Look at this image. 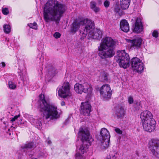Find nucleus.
Instances as JSON below:
<instances>
[{
	"label": "nucleus",
	"mask_w": 159,
	"mask_h": 159,
	"mask_svg": "<svg viewBox=\"0 0 159 159\" xmlns=\"http://www.w3.org/2000/svg\"><path fill=\"white\" fill-rule=\"evenodd\" d=\"M152 35L153 37L157 38L158 36V33L157 31L156 30L154 31L152 34Z\"/></svg>",
	"instance_id": "obj_34"
},
{
	"label": "nucleus",
	"mask_w": 159,
	"mask_h": 159,
	"mask_svg": "<svg viewBox=\"0 0 159 159\" xmlns=\"http://www.w3.org/2000/svg\"><path fill=\"white\" fill-rule=\"evenodd\" d=\"M109 4L110 2L107 0L105 1L104 2V5L106 7H109Z\"/></svg>",
	"instance_id": "obj_35"
},
{
	"label": "nucleus",
	"mask_w": 159,
	"mask_h": 159,
	"mask_svg": "<svg viewBox=\"0 0 159 159\" xmlns=\"http://www.w3.org/2000/svg\"><path fill=\"white\" fill-rule=\"evenodd\" d=\"M3 30L5 33L6 34L9 33L11 30L10 26L8 25H4L3 26Z\"/></svg>",
	"instance_id": "obj_26"
},
{
	"label": "nucleus",
	"mask_w": 159,
	"mask_h": 159,
	"mask_svg": "<svg viewBox=\"0 0 159 159\" xmlns=\"http://www.w3.org/2000/svg\"><path fill=\"white\" fill-rule=\"evenodd\" d=\"M100 134L102 137V140H110V136L109 133L106 128H102V129Z\"/></svg>",
	"instance_id": "obj_19"
},
{
	"label": "nucleus",
	"mask_w": 159,
	"mask_h": 159,
	"mask_svg": "<svg viewBox=\"0 0 159 159\" xmlns=\"http://www.w3.org/2000/svg\"><path fill=\"white\" fill-rule=\"evenodd\" d=\"M28 25L30 28H33L35 30H37V29L38 26L37 23L36 22H34V23L33 24H29Z\"/></svg>",
	"instance_id": "obj_29"
},
{
	"label": "nucleus",
	"mask_w": 159,
	"mask_h": 159,
	"mask_svg": "<svg viewBox=\"0 0 159 159\" xmlns=\"http://www.w3.org/2000/svg\"><path fill=\"white\" fill-rule=\"evenodd\" d=\"M39 98L42 103L39 105V108L40 111L43 112V119L50 120L58 118L59 115L57 110V107L50 104L45 98L44 95L41 94Z\"/></svg>",
	"instance_id": "obj_2"
},
{
	"label": "nucleus",
	"mask_w": 159,
	"mask_h": 159,
	"mask_svg": "<svg viewBox=\"0 0 159 159\" xmlns=\"http://www.w3.org/2000/svg\"><path fill=\"white\" fill-rule=\"evenodd\" d=\"M116 61L120 67L126 69L129 66L130 58L125 50L118 51Z\"/></svg>",
	"instance_id": "obj_6"
},
{
	"label": "nucleus",
	"mask_w": 159,
	"mask_h": 159,
	"mask_svg": "<svg viewBox=\"0 0 159 159\" xmlns=\"http://www.w3.org/2000/svg\"><path fill=\"white\" fill-rule=\"evenodd\" d=\"M94 23H93V28L91 30L87 31L88 34V36L89 39H99L102 37V34L101 31L98 29L94 30Z\"/></svg>",
	"instance_id": "obj_13"
},
{
	"label": "nucleus",
	"mask_w": 159,
	"mask_h": 159,
	"mask_svg": "<svg viewBox=\"0 0 159 159\" xmlns=\"http://www.w3.org/2000/svg\"><path fill=\"white\" fill-rule=\"evenodd\" d=\"M125 113V111L124 108L121 107L117 109L116 112V116L118 119L123 118L124 117Z\"/></svg>",
	"instance_id": "obj_20"
},
{
	"label": "nucleus",
	"mask_w": 159,
	"mask_h": 159,
	"mask_svg": "<svg viewBox=\"0 0 159 159\" xmlns=\"http://www.w3.org/2000/svg\"><path fill=\"white\" fill-rule=\"evenodd\" d=\"M66 9L65 5L57 0H48L43 8L44 19L46 22L54 21L58 23Z\"/></svg>",
	"instance_id": "obj_1"
},
{
	"label": "nucleus",
	"mask_w": 159,
	"mask_h": 159,
	"mask_svg": "<svg viewBox=\"0 0 159 159\" xmlns=\"http://www.w3.org/2000/svg\"><path fill=\"white\" fill-rule=\"evenodd\" d=\"M42 124L41 122L39 121H38V122L36 123V125L37 126L38 128H40V126H41Z\"/></svg>",
	"instance_id": "obj_39"
},
{
	"label": "nucleus",
	"mask_w": 159,
	"mask_h": 159,
	"mask_svg": "<svg viewBox=\"0 0 159 159\" xmlns=\"http://www.w3.org/2000/svg\"><path fill=\"white\" fill-rule=\"evenodd\" d=\"M130 0H123L120 2V5L123 9L128 8L129 5Z\"/></svg>",
	"instance_id": "obj_24"
},
{
	"label": "nucleus",
	"mask_w": 159,
	"mask_h": 159,
	"mask_svg": "<svg viewBox=\"0 0 159 159\" xmlns=\"http://www.w3.org/2000/svg\"><path fill=\"white\" fill-rule=\"evenodd\" d=\"M65 102L64 101H62L61 102V105L62 106H64L65 105Z\"/></svg>",
	"instance_id": "obj_41"
},
{
	"label": "nucleus",
	"mask_w": 159,
	"mask_h": 159,
	"mask_svg": "<svg viewBox=\"0 0 159 159\" xmlns=\"http://www.w3.org/2000/svg\"><path fill=\"white\" fill-rule=\"evenodd\" d=\"M148 145L152 154L159 159V139L151 140L149 141Z\"/></svg>",
	"instance_id": "obj_8"
},
{
	"label": "nucleus",
	"mask_w": 159,
	"mask_h": 159,
	"mask_svg": "<svg viewBox=\"0 0 159 159\" xmlns=\"http://www.w3.org/2000/svg\"><path fill=\"white\" fill-rule=\"evenodd\" d=\"M140 118L142 123L154 119L153 118V115L148 111H144L142 112L140 114Z\"/></svg>",
	"instance_id": "obj_16"
},
{
	"label": "nucleus",
	"mask_w": 159,
	"mask_h": 159,
	"mask_svg": "<svg viewBox=\"0 0 159 159\" xmlns=\"http://www.w3.org/2000/svg\"><path fill=\"white\" fill-rule=\"evenodd\" d=\"M36 146L33 142H30L24 145L21 147L24 151H26L29 150L33 149L35 148Z\"/></svg>",
	"instance_id": "obj_21"
},
{
	"label": "nucleus",
	"mask_w": 159,
	"mask_h": 159,
	"mask_svg": "<svg viewBox=\"0 0 159 159\" xmlns=\"http://www.w3.org/2000/svg\"><path fill=\"white\" fill-rule=\"evenodd\" d=\"M143 30V26L141 20L137 18L135 24V27L133 31L137 33H140Z\"/></svg>",
	"instance_id": "obj_17"
},
{
	"label": "nucleus",
	"mask_w": 159,
	"mask_h": 159,
	"mask_svg": "<svg viewBox=\"0 0 159 159\" xmlns=\"http://www.w3.org/2000/svg\"><path fill=\"white\" fill-rule=\"evenodd\" d=\"M53 36L56 39L59 38L61 36V34L58 32H56L54 34Z\"/></svg>",
	"instance_id": "obj_32"
},
{
	"label": "nucleus",
	"mask_w": 159,
	"mask_h": 159,
	"mask_svg": "<svg viewBox=\"0 0 159 159\" xmlns=\"http://www.w3.org/2000/svg\"><path fill=\"white\" fill-rule=\"evenodd\" d=\"M1 64L2 65V67H4L5 66L6 64L4 62H2L1 63Z\"/></svg>",
	"instance_id": "obj_40"
},
{
	"label": "nucleus",
	"mask_w": 159,
	"mask_h": 159,
	"mask_svg": "<svg viewBox=\"0 0 159 159\" xmlns=\"http://www.w3.org/2000/svg\"><path fill=\"white\" fill-rule=\"evenodd\" d=\"M2 11L3 14L5 15H7L9 13L8 9L7 8H2Z\"/></svg>",
	"instance_id": "obj_30"
},
{
	"label": "nucleus",
	"mask_w": 159,
	"mask_h": 159,
	"mask_svg": "<svg viewBox=\"0 0 159 159\" xmlns=\"http://www.w3.org/2000/svg\"><path fill=\"white\" fill-rule=\"evenodd\" d=\"M78 135L79 137L81 139L82 143L79 148V152L76 153V157L77 158L81 159L83 157L81 154H83L87 152L93 139L89 130L86 129L80 128Z\"/></svg>",
	"instance_id": "obj_5"
},
{
	"label": "nucleus",
	"mask_w": 159,
	"mask_h": 159,
	"mask_svg": "<svg viewBox=\"0 0 159 159\" xmlns=\"http://www.w3.org/2000/svg\"><path fill=\"white\" fill-rule=\"evenodd\" d=\"M116 44V41L111 37L103 38L98 47L99 56L102 59L113 57L115 54L114 49Z\"/></svg>",
	"instance_id": "obj_3"
},
{
	"label": "nucleus",
	"mask_w": 159,
	"mask_h": 159,
	"mask_svg": "<svg viewBox=\"0 0 159 159\" xmlns=\"http://www.w3.org/2000/svg\"><path fill=\"white\" fill-rule=\"evenodd\" d=\"M96 3L94 1H91L90 3V8L92 9L96 7Z\"/></svg>",
	"instance_id": "obj_31"
},
{
	"label": "nucleus",
	"mask_w": 159,
	"mask_h": 159,
	"mask_svg": "<svg viewBox=\"0 0 159 159\" xmlns=\"http://www.w3.org/2000/svg\"><path fill=\"white\" fill-rule=\"evenodd\" d=\"M142 123L143 129L145 131L151 132L155 129L156 122L154 119Z\"/></svg>",
	"instance_id": "obj_12"
},
{
	"label": "nucleus",
	"mask_w": 159,
	"mask_h": 159,
	"mask_svg": "<svg viewBox=\"0 0 159 159\" xmlns=\"http://www.w3.org/2000/svg\"><path fill=\"white\" fill-rule=\"evenodd\" d=\"M108 74L105 72H103L101 73L99 77V79L101 81H106L108 80Z\"/></svg>",
	"instance_id": "obj_25"
},
{
	"label": "nucleus",
	"mask_w": 159,
	"mask_h": 159,
	"mask_svg": "<svg viewBox=\"0 0 159 159\" xmlns=\"http://www.w3.org/2000/svg\"><path fill=\"white\" fill-rule=\"evenodd\" d=\"M91 108V106L88 102H82L80 107V113L84 116H89L90 115Z\"/></svg>",
	"instance_id": "obj_14"
},
{
	"label": "nucleus",
	"mask_w": 159,
	"mask_h": 159,
	"mask_svg": "<svg viewBox=\"0 0 159 159\" xmlns=\"http://www.w3.org/2000/svg\"><path fill=\"white\" fill-rule=\"evenodd\" d=\"M31 159H37V158H33Z\"/></svg>",
	"instance_id": "obj_42"
},
{
	"label": "nucleus",
	"mask_w": 159,
	"mask_h": 159,
	"mask_svg": "<svg viewBox=\"0 0 159 159\" xmlns=\"http://www.w3.org/2000/svg\"><path fill=\"white\" fill-rule=\"evenodd\" d=\"M131 65L132 69L138 72L141 73L143 70V64L137 57H134L131 60Z\"/></svg>",
	"instance_id": "obj_10"
},
{
	"label": "nucleus",
	"mask_w": 159,
	"mask_h": 159,
	"mask_svg": "<svg viewBox=\"0 0 159 159\" xmlns=\"http://www.w3.org/2000/svg\"><path fill=\"white\" fill-rule=\"evenodd\" d=\"M81 25L82 26L79 31V35L81 36L80 39H83L86 37L88 31L93 28V22L88 19L83 20H75L71 25V32L73 34L75 33Z\"/></svg>",
	"instance_id": "obj_4"
},
{
	"label": "nucleus",
	"mask_w": 159,
	"mask_h": 159,
	"mask_svg": "<svg viewBox=\"0 0 159 159\" xmlns=\"http://www.w3.org/2000/svg\"><path fill=\"white\" fill-rule=\"evenodd\" d=\"M110 140H102L99 143V146L100 148L102 150L105 149L107 148L109 145Z\"/></svg>",
	"instance_id": "obj_23"
},
{
	"label": "nucleus",
	"mask_w": 159,
	"mask_h": 159,
	"mask_svg": "<svg viewBox=\"0 0 159 159\" xmlns=\"http://www.w3.org/2000/svg\"><path fill=\"white\" fill-rule=\"evenodd\" d=\"M74 89L76 93L82 94L83 92L87 93L88 95H91L93 89L91 85L87 83L82 84H76L74 86Z\"/></svg>",
	"instance_id": "obj_7"
},
{
	"label": "nucleus",
	"mask_w": 159,
	"mask_h": 159,
	"mask_svg": "<svg viewBox=\"0 0 159 159\" xmlns=\"http://www.w3.org/2000/svg\"><path fill=\"white\" fill-rule=\"evenodd\" d=\"M115 130L116 133L119 134H121L122 133V131L118 128H115Z\"/></svg>",
	"instance_id": "obj_36"
},
{
	"label": "nucleus",
	"mask_w": 159,
	"mask_h": 159,
	"mask_svg": "<svg viewBox=\"0 0 159 159\" xmlns=\"http://www.w3.org/2000/svg\"><path fill=\"white\" fill-rule=\"evenodd\" d=\"M126 40L129 43V45H130L131 48L138 49L141 48L142 40L140 38H137L133 40L126 39Z\"/></svg>",
	"instance_id": "obj_15"
},
{
	"label": "nucleus",
	"mask_w": 159,
	"mask_h": 159,
	"mask_svg": "<svg viewBox=\"0 0 159 159\" xmlns=\"http://www.w3.org/2000/svg\"><path fill=\"white\" fill-rule=\"evenodd\" d=\"M101 96L104 99H109L112 94V91L109 85L105 84L103 85L100 89Z\"/></svg>",
	"instance_id": "obj_11"
},
{
	"label": "nucleus",
	"mask_w": 159,
	"mask_h": 159,
	"mask_svg": "<svg viewBox=\"0 0 159 159\" xmlns=\"http://www.w3.org/2000/svg\"><path fill=\"white\" fill-rule=\"evenodd\" d=\"M92 10L95 13H97L100 11V8L99 7H96L92 9Z\"/></svg>",
	"instance_id": "obj_38"
},
{
	"label": "nucleus",
	"mask_w": 159,
	"mask_h": 159,
	"mask_svg": "<svg viewBox=\"0 0 159 159\" xmlns=\"http://www.w3.org/2000/svg\"><path fill=\"white\" fill-rule=\"evenodd\" d=\"M106 159H109V158H107Z\"/></svg>",
	"instance_id": "obj_43"
},
{
	"label": "nucleus",
	"mask_w": 159,
	"mask_h": 159,
	"mask_svg": "<svg viewBox=\"0 0 159 159\" xmlns=\"http://www.w3.org/2000/svg\"><path fill=\"white\" fill-rule=\"evenodd\" d=\"M120 26L121 30L124 32H127L129 30V23L125 20H123L120 21Z\"/></svg>",
	"instance_id": "obj_18"
},
{
	"label": "nucleus",
	"mask_w": 159,
	"mask_h": 159,
	"mask_svg": "<svg viewBox=\"0 0 159 159\" xmlns=\"http://www.w3.org/2000/svg\"><path fill=\"white\" fill-rule=\"evenodd\" d=\"M134 107L136 110H139L142 107L140 102L137 101L134 104Z\"/></svg>",
	"instance_id": "obj_27"
},
{
	"label": "nucleus",
	"mask_w": 159,
	"mask_h": 159,
	"mask_svg": "<svg viewBox=\"0 0 159 159\" xmlns=\"http://www.w3.org/2000/svg\"><path fill=\"white\" fill-rule=\"evenodd\" d=\"M57 73V71L56 69L53 67L51 66L48 69L47 76L52 78Z\"/></svg>",
	"instance_id": "obj_22"
},
{
	"label": "nucleus",
	"mask_w": 159,
	"mask_h": 159,
	"mask_svg": "<svg viewBox=\"0 0 159 159\" xmlns=\"http://www.w3.org/2000/svg\"><path fill=\"white\" fill-rule=\"evenodd\" d=\"M20 116V114H18L17 115H16L11 120V121L12 122H13L15 121L16 120L18 117H19Z\"/></svg>",
	"instance_id": "obj_33"
},
{
	"label": "nucleus",
	"mask_w": 159,
	"mask_h": 159,
	"mask_svg": "<svg viewBox=\"0 0 159 159\" xmlns=\"http://www.w3.org/2000/svg\"><path fill=\"white\" fill-rule=\"evenodd\" d=\"M128 102L130 104L134 102L133 98L132 97H129L128 98Z\"/></svg>",
	"instance_id": "obj_37"
},
{
	"label": "nucleus",
	"mask_w": 159,
	"mask_h": 159,
	"mask_svg": "<svg viewBox=\"0 0 159 159\" xmlns=\"http://www.w3.org/2000/svg\"><path fill=\"white\" fill-rule=\"evenodd\" d=\"M58 94L59 96L64 98L71 96L72 93L70 91V85L68 82H66L63 84L59 89Z\"/></svg>",
	"instance_id": "obj_9"
},
{
	"label": "nucleus",
	"mask_w": 159,
	"mask_h": 159,
	"mask_svg": "<svg viewBox=\"0 0 159 159\" xmlns=\"http://www.w3.org/2000/svg\"><path fill=\"white\" fill-rule=\"evenodd\" d=\"M8 85L9 88L11 89H15L16 87V85L14 83H13L12 81H9Z\"/></svg>",
	"instance_id": "obj_28"
}]
</instances>
